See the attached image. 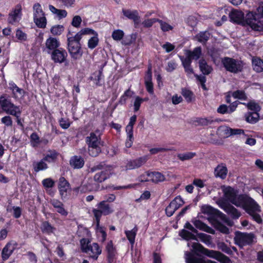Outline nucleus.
Returning a JSON list of instances; mask_svg holds the SVG:
<instances>
[{"label":"nucleus","instance_id":"obj_22","mask_svg":"<svg viewBox=\"0 0 263 263\" xmlns=\"http://www.w3.org/2000/svg\"><path fill=\"white\" fill-rule=\"evenodd\" d=\"M85 142L88 146L102 145L100 137L94 133H91L86 137Z\"/></svg>","mask_w":263,"mask_h":263},{"label":"nucleus","instance_id":"obj_57","mask_svg":"<svg viewBox=\"0 0 263 263\" xmlns=\"http://www.w3.org/2000/svg\"><path fill=\"white\" fill-rule=\"evenodd\" d=\"M232 96L234 98H237L240 100H246L247 96L245 92L242 90H236L232 93Z\"/></svg>","mask_w":263,"mask_h":263},{"label":"nucleus","instance_id":"obj_43","mask_svg":"<svg viewBox=\"0 0 263 263\" xmlns=\"http://www.w3.org/2000/svg\"><path fill=\"white\" fill-rule=\"evenodd\" d=\"M196 237H197L201 241L206 245H210L212 243V237L209 235L200 233H197Z\"/></svg>","mask_w":263,"mask_h":263},{"label":"nucleus","instance_id":"obj_28","mask_svg":"<svg viewBox=\"0 0 263 263\" xmlns=\"http://www.w3.org/2000/svg\"><path fill=\"white\" fill-rule=\"evenodd\" d=\"M211 36V33L207 31H201L197 34L194 39L203 45L206 44Z\"/></svg>","mask_w":263,"mask_h":263},{"label":"nucleus","instance_id":"obj_60","mask_svg":"<svg viewBox=\"0 0 263 263\" xmlns=\"http://www.w3.org/2000/svg\"><path fill=\"white\" fill-rule=\"evenodd\" d=\"M218 247L220 250H221V251L229 255H231L233 253V252L231 248L228 247L227 245L225 244L224 242L219 243Z\"/></svg>","mask_w":263,"mask_h":263},{"label":"nucleus","instance_id":"obj_47","mask_svg":"<svg viewBox=\"0 0 263 263\" xmlns=\"http://www.w3.org/2000/svg\"><path fill=\"white\" fill-rule=\"evenodd\" d=\"M27 34L21 29H17L15 33V38L20 42H24L27 40Z\"/></svg>","mask_w":263,"mask_h":263},{"label":"nucleus","instance_id":"obj_59","mask_svg":"<svg viewBox=\"0 0 263 263\" xmlns=\"http://www.w3.org/2000/svg\"><path fill=\"white\" fill-rule=\"evenodd\" d=\"M82 21V18L80 16L75 15L72 18L71 25L74 27L78 28L80 26Z\"/></svg>","mask_w":263,"mask_h":263},{"label":"nucleus","instance_id":"obj_21","mask_svg":"<svg viewBox=\"0 0 263 263\" xmlns=\"http://www.w3.org/2000/svg\"><path fill=\"white\" fill-rule=\"evenodd\" d=\"M60 45L59 41L54 37L48 38L45 42L46 49L48 50L47 53H50L51 51H54L59 48Z\"/></svg>","mask_w":263,"mask_h":263},{"label":"nucleus","instance_id":"obj_18","mask_svg":"<svg viewBox=\"0 0 263 263\" xmlns=\"http://www.w3.org/2000/svg\"><path fill=\"white\" fill-rule=\"evenodd\" d=\"M219 204L221 208L231 215L233 218L237 219L240 217V213L232 205L226 204L223 202L219 203Z\"/></svg>","mask_w":263,"mask_h":263},{"label":"nucleus","instance_id":"obj_44","mask_svg":"<svg viewBox=\"0 0 263 263\" xmlns=\"http://www.w3.org/2000/svg\"><path fill=\"white\" fill-rule=\"evenodd\" d=\"M99 43L98 34L96 33L93 35L90 39L88 41L87 46L88 48L93 49L96 48Z\"/></svg>","mask_w":263,"mask_h":263},{"label":"nucleus","instance_id":"obj_13","mask_svg":"<svg viewBox=\"0 0 263 263\" xmlns=\"http://www.w3.org/2000/svg\"><path fill=\"white\" fill-rule=\"evenodd\" d=\"M58 189L61 198L62 200L66 199L70 194V185L64 177L60 178L58 184Z\"/></svg>","mask_w":263,"mask_h":263},{"label":"nucleus","instance_id":"obj_2","mask_svg":"<svg viewBox=\"0 0 263 263\" xmlns=\"http://www.w3.org/2000/svg\"><path fill=\"white\" fill-rule=\"evenodd\" d=\"M79 236H86L80 240V245L82 251L87 254L90 258L96 260L99 256L102 253V249L98 243L93 242L90 244L91 239L90 233L88 229L83 228L78 231Z\"/></svg>","mask_w":263,"mask_h":263},{"label":"nucleus","instance_id":"obj_32","mask_svg":"<svg viewBox=\"0 0 263 263\" xmlns=\"http://www.w3.org/2000/svg\"><path fill=\"white\" fill-rule=\"evenodd\" d=\"M195 233H193V232L189 231L185 229L181 230L179 233V235L181 236L183 239L189 240H197L196 236L195 235Z\"/></svg>","mask_w":263,"mask_h":263},{"label":"nucleus","instance_id":"obj_1","mask_svg":"<svg viewBox=\"0 0 263 263\" xmlns=\"http://www.w3.org/2000/svg\"><path fill=\"white\" fill-rule=\"evenodd\" d=\"M224 197L237 207H241L258 223L262 221L258 212L260 208L252 198L243 195H237V192L231 186H222Z\"/></svg>","mask_w":263,"mask_h":263},{"label":"nucleus","instance_id":"obj_23","mask_svg":"<svg viewBox=\"0 0 263 263\" xmlns=\"http://www.w3.org/2000/svg\"><path fill=\"white\" fill-rule=\"evenodd\" d=\"M16 247V243L10 242L5 246L2 252V257L4 260L7 259L11 255Z\"/></svg>","mask_w":263,"mask_h":263},{"label":"nucleus","instance_id":"obj_29","mask_svg":"<svg viewBox=\"0 0 263 263\" xmlns=\"http://www.w3.org/2000/svg\"><path fill=\"white\" fill-rule=\"evenodd\" d=\"M193 223L195 227L200 230L211 234H214L215 233L214 230L212 228L208 226L206 224L199 220H196L194 221Z\"/></svg>","mask_w":263,"mask_h":263},{"label":"nucleus","instance_id":"obj_12","mask_svg":"<svg viewBox=\"0 0 263 263\" xmlns=\"http://www.w3.org/2000/svg\"><path fill=\"white\" fill-rule=\"evenodd\" d=\"M115 168L112 166H106L104 170L95 175L93 177L95 181L98 183H101L104 181L109 178L112 174L116 173L114 170Z\"/></svg>","mask_w":263,"mask_h":263},{"label":"nucleus","instance_id":"obj_16","mask_svg":"<svg viewBox=\"0 0 263 263\" xmlns=\"http://www.w3.org/2000/svg\"><path fill=\"white\" fill-rule=\"evenodd\" d=\"M147 160V157L145 156L136 159L130 160L127 163L125 170H134L139 168L145 164ZM123 170H124V168H122V171Z\"/></svg>","mask_w":263,"mask_h":263},{"label":"nucleus","instance_id":"obj_6","mask_svg":"<svg viewBox=\"0 0 263 263\" xmlns=\"http://www.w3.org/2000/svg\"><path fill=\"white\" fill-rule=\"evenodd\" d=\"M221 63L227 71L233 73L241 71L243 67L241 61L229 57L222 59Z\"/></svg>","mask_w":263,"mask_h":263},{"label":"nucleus","instance_id":"obj_33","mask_svg":"<svg viewBox=\"0 0 263 263\" xmlns=\"http://www.w3.org/2000/svg\"><path fill=\"white\" fill-rule=\"evenodd\" d=\"M201 54V48L197 47L194 49L193 51L186 50L185 55L190 57L193 60H198Z\"/></svg>","mask_w":263,"mask_h":263},{"label":"nucleus","instance_id":"obj_39","mask_svg":"<svg viewBox=\"0 0 263 263\" xmlns=\"http://www.w3.org/2000/svg\"><path fill=\"white\" fill-rule=\"evenodd\" d=\"M97 32L95 31V30L88 28H85L81 29L79 32H78L76 35V37L77 39V40H81L82 37V36L83 35L85 34H90V35H95Z\"/></svg>","mask_w":263,"mask_h":263},{"label":"nucleus","instance_id":"obj_27","mask_svg":"<svg viewBox=\"0 0 263 263\" xmlns=\"http://www.w3.org/2000/svg\"><path fill=\"white\" fill-rule=\"evenodd\" d=\"M70 164L74 168H81L84 164V160L81 156H74L71 158Z\"/></svg>","mask_w":263,"mask_h":263},{"label":"nucleus","instance_id":"obj_50","mask_svg":"<svg viewBox=\"0 0 263 263\" xmlns=\"http://www.w3.org/2000/svg\"><path fill=\"white\" fill-rule=\"evenodd\" d=\"M181 94L187 102L190 103L192 102L194 95L191 90L186 88H183L181 90Z\"/></svg>","mask_w":263,"mask_h":263},{"label":"nucleus","instance_id":"obj_34","mask_svg":"<svg viewBox=\"0 0 263 263\" xmlns=\"http://www.w3.org/2000/svg\"><path fill=\"white\" fill-rule=\"evenodd\" d=\"M230 131V127L221 126L218 128L217 134L221 138H227L231 136Z\"/></svg>","mask_w":263,"mask_h":263},{"label":"nucleus","instance_id":"obj_64","mask_svg":"<svg viewBox=\"0 0 263 263\" xmlns=\"http://www.w3.org/2000/svg\"><path fill=\"white\" fill-rule=\"evenodd\" d=\"M170 151V149L165 147H155L150 149L149 152L152 155L156 154L160 152H165Z\"/></svg>","mask_w":263,"mask_h":263},{"label":"nucleus","instance_id":"obj_5","mask_svg":"<svg viewBox=\"0 0 263 263\" xmlns=\"http://www.w3.org/2000/svg\"><path fill=\"white\" fill-rule=\"evenodd\" d=\"M0 106L3 110L7 114L14 116L17 118L20 117L21 114L20 107L7 99L5 95L0 97Z\"/></svg>","mask_w":263,"mask_h":263},{"label":"nucleus","instance_id":"obj_61","mask_svg":"<svg viewBox=\"0 0 263 263\" xmlns=\"http://www.w3.org/2000/svg\"><path fill=\"white\" fill-rule=\"evenodd\" d=\"M158 21V18H151V19H147L144 20L142 23V24L144 27L148 28L151 27L153 26V25Z\"/></svg>","mask_w":263,"mask_h":263},{"label":"nucleus","instance_id":"obj_4","mask_svg":"<svg viewBox=\"0 0 263 263\" xmlns=\"http://www.w3.org/2000/svg\"><path fill=\"white\" fill-rule=\"evenodd\" d=\"M69 32L67 35L68 50L71 58L74 60L80 59L83 54L81 45L80 43L81 40H77L76 36H70Z\"/></svg>","mask_w":263,"mask_h":263},{"label":"nucleus","instance_id":"obj_26","mask_svg":"<svg viewBox=\"0 0 263 263\" xmlns=\"http://www.w3.org/2000/svg\"><path fill=\"white\" fill-rule=\"evenodd\" d=\"M214 174L216 177L224 179L226 178L228 174L227 168L223 164L218 165L215 169Z\"/></svg>","mask_w":263,"mask_h":263},{"label":"nucleus","instance_id":"obj_10","mask_svg":"<svg viewBox=\"0 0 263 263\" xmlns=\"http://www.w3.org/2000/svg\"><path fill=\"white\" fill-rule=\"evenodd\" d=\"M235 243L240 247L252 243L254 235L252 234L238 233L235 237Z\"/></svg>","mask_w":263,"mask_h":263},{"label":"nucleus","instance_id":"obj_56","mask_svg":"<svg viewBox=\"0 0 263 263\" xmlns=\"http://www.w3.org/2000/svg\"><path fill=\"white\" fill-rule=\"evenodd\" d=\"M111 36L114 40L120 41L124 36V32L121 30H116L113 31Z\"/></svg>","mask_w":263,"mask_h":263},{"label":"nucleus","instance_id":"obj_25","mask_svg":"<svg viewBox=\"0 0 263 263\" xmlns=\"http://www.w3.org/2000/svg\"><path fill=\"white\" fill-rule=\"evenodd\" d=\"M49 9L53 14H54L57 16L59 20L65 18L68 14L66 10L64 9H57L52 5H49Z\"/></svg>","mask_w":263,"mask_h":263},{"label":"nucleus","instance_id":"obj_45","mask_svg":"<svg viewBox=\"0 0 263 263\" xmlns=\"http://www.w3.org/2000/svg\"><path fill=\"white\" fill-rule=\"evenodd\" d=\"M41 228L43 233L48 234L53 233L55 229L48 221L43 222Z\"/></svg>","mask_w":263,"mask_h":263},{"label":"nucleus","instance_id":"obj_31","mask_svg":"<svg viewBox=\"0 0 263 263\" xmlns=\"http://www.w3.org/2000/svg\"><path fill=\"white\" fill-rule=\"evenodd\" d=\"M252 67L256 72L263 71V61L258 58L253 57L252 60Z\"/></svg>","mask_w":263,"mask_h":263},{"label":"nucleus","instance_id":"obj_36","mask_svg":"<svg viewBox=\"0 0 263 263\" xmlns=\"http://www.w3.org/2000/svg\"><path fill=\"white\" fill-rule=\"evenodd\" d=\"M199 63L200 69L203 74H209L212 72L213 69L212 67L208 65L204 60H200Z\"/></svg>","mask_w":263,"mask_h":263},{"label":"nucleus","instance_id":"obj_62","mask_svg":"<svg viewBox=\"0 0 263 263\" xmlns=\"http://www.w3.org/2000/svg\"><path fill=\"white\" fill-rule=\"evenodd\" d=\"M144 101L143 99L137 96L135 98V100L134 103V111H137L139 110L141 103Z\"/></svg>","mask_w":263,"mask_h":263},{"label":"nucleus","instance_id":"obj_3","mask_svg":"<svg viewBox=\"0 0 263 263\" xmlns=\"http://www.w3.org/2000/svg\"><path fill=\"white\" fill-rule=\"evenodd\" d=\"M187 246L191 247L193 251H199L207 256L213 258L221 263H232L231 259L220 252L209 250L204 248L198 242H189Z\"/></svg>","mask_w":263,"mask_h":263},{"label":"nucleus","instance_id":"obj_51","mask_svg":"<svg viewBox=\"0 0 263 263\" xmlns=\"http://www.w3.org/2000/svg\"><path fill=\"white\" fill-rule=\"evenodd\" d=\"M64 30V27L61 25H57L52 26L50 29V32L53 35H60Z\"/></svg>","mask_w":263,"mask_h":263},{"label":"nucleus","instance_id":"obj_49","mask_svg":"<svg viewBox=\"0 0 263 263\" xmlns=\"http://www.w3.org/2000/svg\"><path fill=\"white\" fill-rule=\"evenodd\" d=\"M92 77H91L90 79L94 81L95 84L97 86L101 85V80L102 78V72L99 70L98 72H96L93 74Z\"/></svg>","mask_w":263,"mask_h":263},{"label":"nucleus","instance_id":"obj_24","mask_svg":"<svg viewBox=\"0 0 263 263\" xmlns=\"http://www.w3.org/2000/svg\"><path fill=\"white\" fill-rule=\"evenodd\" d=\"M50 203L56 209V211L58 213L65 216L68 215V212L64 208V204L59 200L53 199L50 200Z\"/></svg>","mask_w":263,"mask_h":263},{"label":"nucleus","instance_id":"obj_35","mask_svg":"<svg viewBox=\"0 0 263 263\" xmlns=\"http://www.w3.org/2000/svg\"><path fill=\"white\" fill-rule=\"evenodd\" d=\"M196 156L195 152H187L183 153L178 154L177 158L181 161H188L192 159Z\"/></svg>","mask_w":263,"mask_h":263},{"label":"nucleus","instance_id":"obj_58","mask_svg":"<svg viewBox=\"0 0 263 263\" xmlns=\"http://www.w3.org/2000/svg\"><path fill=\"white\" fill-rule=\"evenodd\" d=\"M144 80L147 91L151 95L154 94L153 84L152 81V79L148 78L147 79H144Z\"/></svg>","mask_w":263,"mask_h":263},{"label":"nucleus","instance_id":"obj_41","mask_svg":"<svg viewBox=\"0 0 263 263\" xmlns=\"http://www.w3.org/2000/svg\"><path fill=\"white\" fill-rule=\"evenodd\" d=\"M58 155V154L55 151H49L43 159L44 160L48 162H52L55 161Z\"/></svg>","mask_w":263,"mask_h":263},{"label":"nucleus","instance_id":"obj_11","mask_svg":"<svg viewBox=\"0 0 263 263\" xmlns=\"http://www.w3.org/2000/svg\"><path fill=\"white\" fill-rule=\"evenodd\" d=\"M22 16V8L21 5H17L13 8L8 14V22L13 25L21 20Z\"/></svg>","mask_w":263,"mask_h":263},{"label":"nucleus","instance_id":"obj_40","mask_svg":"<svg viewBox=\"0 0 263 263\" xmlns=\"http://www.w3.org/2000/svg\"><path fill=\"white\" fill-rule=\"evenodd\" d=\"M96 233L100 241L102 242H104L106 239L107 234L104 228L99 226V223H97Z\"/></svg>","mask_w":263,"mask_h":263},{"label":"nucleus","instance_id":"obj_38","mask_svg":"<svg viewBox=\"0 0 263 263\" xmlns=\"http://www.w3.org/2000/svg\"><path fill=\"white\" fill-rule=\"evenodd\" d=\"M106 250L108 253L109 261L111 262L112 261V259L116 255V250L114 247L112 241H110L107 243L106 246Z\"/></svg>","mask_w":263,"mask_h":263},{"label":"nucleus","instance_id":"obj_54","mask_svg":"<svg viewBox=\"0 0 263 263\" xmlns=\"http://www.w3.org/2000/svg\"><path fill=\"white\" fill-rule=\"evenodd\" d=\"M42 184L45 189L51 188L54 186L55 182L50 178L43 180Z\"/></svg>","mask_w":263,"mask_h":263},{"label":"nucleus","instance_id":"obj_52","mask_svg":"<svg viewBox=\"0 0 263 263\" xmlns=\"http://www.w3.org/2000/svg\"><path fill=\"white\" fill-rule=\"evenodd\" d=\"M201 212L204 214L212 215L216 214L217 210L214 209L211 206L205 205L202 206Z\"/></svg>","mask_w":263,"mask_h":263},{"label":"nucleus","instance_id":"obj_20","mask_svg":"<svg viewBox=\"0 0 263 263\" xmlns=\"http://www.w3.org/2000/svg\"><path fill=\"white\" fill-rule=\"evenodd\" d=\"M122 13L125 17L128 19L132 20L135 25H138L140 23V16L137 10L123 9Z\"/></svg>","mask_w":263,"mask_h":263},{"label":"nucleus","instance_id":"obj_53","mask_svg":"<svg viewBox=\"0 0 263 263\" xmlns=\"http://www.w3.org/2000/svg\"><path fill=\"white\" fill-rule=\"evenodd\" d=\"M243 104L246 105L247 107L251 110H253L256 112H257L260 110V108L259 105L254 101H252L249 102L247 104Z\"/></svg>","mask_w":263,"mask_h":263},{"label":"nucleus","instance_id":"obj_14","mask_svg":"<svg viewBox=\"0 0 263 263\" xmlns=\"http://www.w3.org/2000/svg\"><path fill=\"white\" fill-rule=\"evenodd\" d=\"M67 56V51L63 48H59L51 53V59L55 63H65Z\"/></svg>","mask_w":263,"mask_h":263},{"label":"nucleus","instance_id":"obj_7","mask_svg":"<svg viewBox=\"0 0 263 263\" xmlns=\"http://www.w3.org/2000/svg\"><path fill=\"white\" fill-rule=\"evenodd\" d=\"M33 21L36 26L40 28H45L47 25L45 14L39 3H35L33 6Z\"/></svg>","mask_w":263,"mask_h":263},{"label":"nucleus","instance_id":"obj_19","mask_svg":"<svg viewBox=\"0 0 263 263\" xmlns=\"http://www.w3.org/2000/svg\"><path fill=\"white\" fill-rule=\"evenodd\" d=\"M231 21L245 25L244 14L238 10H233L229 13Z\"/></svg>","mask_w":263,"mask_h":263},{"label":"nucleus","instance_id":"obj_55","mask_svg":"<svg viewBox=\"0 0 263 263\" xmlns=\"http://www.w3.org/2000/svg\"><path fill=\"white\" fill-rule=\"evenodd\" d=\"M157 22H159L160 25V27L161 30L165 31H168L170 30H172L173 29V27L168 24V23L163 22L162 20H159Z\"/></svg>","mask_w":263,"mask_h":263},{"label":"nucleus","instance_id":"obj_42","mask_svg":"<svg viewBox=\"0 0 263 263\" xmlns=\"http://www.w3.org/2000/svg\"><path fill=\"white\" fill-rule=\"evenodd\" d=\"M259 115L257 112H249L246 115V121L250 123H255L259 119Z\"/></svg>","mask_w":263,"mask_h":263},{"label":"nucleus","instance_id":"obj_63","mask_svg":"<svg viewBox=\"0 0 263 263\" xmlns=\"http://www.w3.org/2000/svg\"><path fill=\"white\" fill-rule=\"evenodd\" d=\"M59 122L60 126L63 129H67L70 125V123L68 119L62 118L59 120Z\"/></svg>","mask_w":263,"mask_h":263},{"label":"nucleus","instance_id":"obj_48","mask_svg":"<svg viewBox=\"0 0 263 263\" xmlns=\"http://www.w3.org/2000/svg\"><path fill=\"white\" fill-rule=\"evenodd\" d=\"M45 161L43 159L40 162L34 163L33 165L34 171L37 172L47 168V165Z\"/></svg>","mask_w":263,"mask_h":263},{"label":"nucleus","instance_id":"obj_9","mask_svg":"<svg viewBox=\"0 0 263 263\" xmlns=\"http://www.w3.org/2000/svg\"><path fill=\"white\" fill-rule=\"evenodd\" d=\"M141 182L152 181L154 183L164 181L165 180V176L160 172H147L145 175H141L140 177Z\"/></svg>","mask_w":263,"mask_h":263},{"label":"nucleus","instance_id":"obj_17","mask_svg":"<svg viewBox=\"0 0 263 263\" xmlns=\"http://www.w3.org/2000/svg\"><path fill=\"white\" fill-rule=\"evenodd\" d=\"M259 18H260V17L258 16L257 12L256 14L249 12L246 14V17H244L245 25L247 24L252 29L258 30L259 26L257 24L258 22L257 19Z\"/></svg>","mask_w":263,"mask_h":263},{"label":"nucleus","instance_id":"obj_37","mask_svg":"<svg viewBox=\"0 0 263 263\" xmlns=\"http://www.w3.org/2000/svg\"><path fill=\"white\" fill-rule=\"evenodd\" d=\"M138 231V228L135 226L132 230L125 231V233L129 242L133 245L135 243V237Z\"/></svg>","mask_w":263,"mask_h":263},{"label":"nucleus","instance_id":"obj_30","mask_svg":"<svg viewBox=\"0 0 263 263\" xmlns=\"http://www.w3.org/2000/svg\"><path fill=\"white\" fill-rule=\"evenodd\" d=\"M9 85L10 89L12 91L14 98H17L23 96L24 92L23 89L17 87V86L12 81L9 82Z\"/></svg>","mask_w":263,"mask_h":263},{"label":"nucleus","instance_id":"obj_15","mask_svg":"<svg viewBox=\"0 0 263 263\" xmlns=\"http://www.w3.org/2000/svg\"><path fill=\"white\" fill-rule=\"evenodd\" d=\"M183 204L184 201L182 198L180 196L176 197L165 209L167 216L168 217L172 216L175 212Z\"/></svg>","mask_w":263,"mask_h":263},{"label":"nucleus","instance_id":"obj_8","mask_svg":"<svg viewBox=\"0 0 263 263\" xmlns=\"http://www.w3.org/2000/svg\"><path fill=\"white\" fill-rule=\"evenodd\" d=\"M97 209H93L92 213L96 218L97 224L100 222L102 215H107L114 212V210L105 201H102L97 204Z\"/></svg>","mask_w":263,"mask_h":263},{"label":"nucleus","instance_id":"obj_46","mask_svg":"<svg viewBox=\"0 0 263 263\" xmlns=\"http://www.w3.org/2000/svg\"><path fill=\"white\" fill-rule=\"evenodd\" d=\"M101 146H88V151L89 155L92 157L98 156L101 152Z\"/></svg>","mask_w":263,"mask_h":263}]
</instances>
